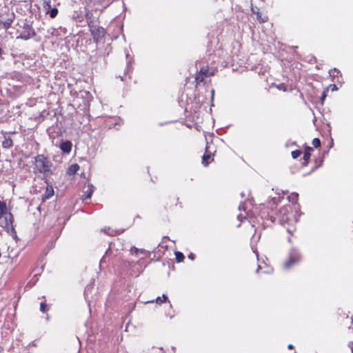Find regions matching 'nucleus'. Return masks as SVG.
Returning a JSON list of instances; mask_svg holds the SVG:
<instances>
[{
  "label": "nucleus",
  "mask_w": 353,
  "mask_h": 353,
  "mask_svg": "<svg viewBox=\"0 0 353 353\" xmlns=\"http://www.w3.org/2000/svg\"><path fill=\"white\" fill-rule=\"evenodd\" d=\"M272 201H273L274 203H276V198H273L272 199Z\"/></svg>",
  "instance_id": "obj_37"
},
{
  "label": "nucleus",
  "mask_w": 353,
  "mask_h": 353,
  "mask_svg": "<svg viewBox=\"0 0 353 353\" xmlns=\"http://www.w3.org/2000/svg\"><path fill=\"white\" fill-rule=\"evenodd\" d=\"M89 30L91 32L94 41L97 43L105 34V29L103 27L97 26L96 25L90 26Z\"/></svg>",
  "instance_id": "obj_3"
},
{
  "label": "nucleus",
  "mask_w": 353,
  "mask_h": 353,
  "mask_svg": "<svg viewBox=\"0 0 353 353\" xmlns=\"http://www.w3.org/2000/svg\"><path fill=\"white\" fill-rule=\"evenodd\" d=\"M6 204L4 201H0V219L3 216V214L6 213Z\"/></svg>",
  "instance_id": "obj_18"
},
{
  "label": "nucleus",
  "mask_w": 353,
  "mask_h": 353,
  "mask_svg": "<svg viewBox=\"0 0 353 353\" xmlns=\"http://www.w3.org/2000/svg\"><path fill=\"white\" fill-rule=\"evenodd\" d=\"M289 208H290V206H283L280 209L279 213L283 215L281 219L282 221H288V214L289 212Z\"/></svg>",
  "instance_id": "obj_15"
},
{
  "label": "nucleus",
  "mask_w": 353,
  "mask_h": 353,
  "mask_svg": "<svg viewBox=\"0 0 353 353\" xmlns=\"http://www.w3.org/2000/svg\"><path fill=\"white\" fill-rule=\"evenodd\" d=\"M91 99L92 95L89 92L85 90L80 91L73 99L72 105L74 108L79 109L80 110H89Z\"/></svg>",
  "instance_id": "obj_1"
},
{
  "label": "nucleus",
  "mask_w": 353,
  "mask_h": 353,
  "mask_svg": "<svg viewBox=\"0 0 353 353\" xmlns=\"http://www.w3.org/2000/svg\"><path fill=\"white\" fill-rule=\"evenodd\" d=\"M252 12L256 15V18L260 23H265L268 20V17H262L261 13L259 11V8L256 6L252 7Z\"/></svg>",
  "instance_id": "obj_11"
},
{
  "label": "nucleus",
  "mask_w": 353,
  "mask_h": 353,
  "mask_svg": "<svg viewBox=\"0 0 353 353\" xmlns=\"http://www.w3.org/2000/svg\"><path fill=\"white\" fill-rule=\"evenodd\" d=\"M134 251H135L136 254H138V252H141V253H143V252L142 250H139V249H138L137 248H134Z\"/></svg>",
  "instance_id": "obj_32"
},
{
  "label": "nucleus",
  "mask_w": 353,
  "mask_h": 353,
  "mask_svg": "<svg viewBox=\"0 0 353 353\" xmlns=\"http://www.w3.org/2000/svg\"><path fill=\"white\" fill-rule=\"evenodd\" d=\"M302 154L301 151L299 150H296L292 152L291 154L293 159H297Z\"/></svg>",
  "instance_id": "obj_25"
},
{
  "label": "nucleus",
  "mask_w": 353,
  "mask_h": 353,
  "mask_svg": "<svg viewBox=\"0 0 353 353\" xmlns=\"http://www.w3.org/2000/svg\"><path fill=\"white\" fill-rule=\"evenodd\" d=\"M43 9L46 11V14H47L48 10H50L52 8L51 1L50 0L44 1L43 3Z\"/></svg>",
  "instance_id": "obj_21"
},
{
  "label": "nucleus",
  "mask_w": 353,
  "mask_h": 353,
  "mask_svg": "<svg viewBox=\"0 0 353 353\" xmlns=\"http://www.w3.org/2000/svg\"><path fill=\"white\" fill-rule=\"evenodd\" d=\"M312 150H313V148L312 147H310V146L305 147V150L303 157V163H302V165L303 166H305L308 164L309 160L311 157V152Z\"/></svg>",
  "instance_id": "obj_12"
},
{
  "label": "nucleus",
  "mask_w": 353,
  "mask_h": 353,
  "mask_svg": "<svg viewBox=\"0 0 353 353\" xmlns=\"http://www.w3.org/2000/svg\"><path fill=\"white\" fill-rule=\"evenodd\" d=\"M35 35L34 30L28 24H25L22 32L18 38L23 40H28Z\"/></svg>",
  "instance_id": "obj_5"
},
{
  "label": "nucleus",
  "mask_w": 353,
  "mask_h": 353,
  "mask_svg": "<svg viewBox=\"0 0 353 353\" xmlns=\"http://www.w3.org/2000/svg\"><path fill=\"white\" fill-rule=\"evenodd\" d=\"M85 198L84 199H89L91 198L92 194V190L91 189L88 190L86 192H85Z\"/></svg>",
  "instance_id": "obj_28"
},
{
  "label": "nucleus",
  "mask_w": 353,
  "mask_h": 353,
  "mask_svg": "<svg viewBox=\"0 0 353 353\" xmlns=\"http://www.w3.org/2000/svg\"><path fill=\"white\" fill-rule=\"evenodd\" d=\"M325 97V91H324V92H323V94H322L321 98H322V99H324Z\"/></svg>",
  "instance_id": "obj_34"
},
{
  "label": "nucleus",
  "mask_w": 353,
  "mask_h": 353,
  "mask_svg": "<svg viewBox=\"0 0 353 353\" xmlns=\"http://www.w3.org/2000/svg\"><path fill=\"white\" fill-rule=\"evenodd\" d=\"M214 90H212V96L214 95Z\"/></svg>",
  "instance_id": "obj_38"
},
{
  "label": "nucleus",
  "mask_w": 353,
  "mask_h": 353,
  "mask_svg": "<svg viewBox=\"0 0 353 353\" xmlns=\"http://www.w3.org/2000/svg\"><path fill=\"white\" fill-rule=\"evenodd\" d=\"M15 19V14L14 12H11L8 14V17L6 19H2L0 20V24L3 26V29L8 30L10 28L14 19Z\"/></svg>",
  "instance_id": "obj_8"
},
{
  "label": "nucleus",
  "mask_w": 353,
  "mask_h": 353,
  "mask_svg": "<svg viewBox=\"0 0 353 353\" xmlns=\"http://www.w3.org/2000/svg\"><path fill=\"white\" fill-rule=\"evenodd\" d=\"M72 143L70 141H65L60 144L61 150L65 153H70L72 150Z\"/></svg>",
  "instance_id": "obj_13"
},
{
  "label": "nucleus",
  "mask_w": 353,
  "mask_h": 353,
  "mask_svg": "<svg viewBox=\"0 0 353 353\" xmlns=\"http://www.w3.org/2000/svg\"><path fill=\"white\" fill-rule=\"evenodd\" d=\"M3 140L2 141V146L4 148H10L13 145V141L10 136L8 133L3 134Z\"/></svg>",
  "instance_id": "obj_10"
},
{
  "label": "nucleus",
  "mask_w": 353,
  "mask_h": 353,
  "mask_svg": "<svg viewBox=\"0 0 353 353\" xmlns=\"http://www.w3.org/2000/svg\"><path fill=\"white\" fill-rule=\"evenodd\" d=\"M174 254H175L176 261L178 263L182 262L184 260L185 256L182 252L177 251V252H175Z\"/></svg>",
  "instance_id": "obj_19"
},
{
  "label": "nucleus",
  "mask_w": 353,
  "mask_h": 353,
  "mask_svg": "<svg viewBox=\"0 0 353 353\" xmlns=\"http://www.w3.org/2000/svg\"><path fill=\"white\" fill-rule=\"evenodd\" d=\"M3 220L1 221V225L2 227L9 228L10 227L11 232L14 236H17V232L13 227L14 217L11 212H6L3 214Z\"/></svg>",
  "instance_id": "obj_4"
},
{
  "label": "nucleus",
  "mask_w": 353,
  "mask_h": 353,
  "mask_svg": "<svg viewBox=\"0 0 353 353\" xmlns=\"http://www.w3.org/2000/svg\"><path fill=\"white\" fill-rule=\"evenodd\" d=\"M299 194L297 193H292L289 196V201L292 203H296L298 200Z\"/></svg>",
  "instance_id": "obj_23"
},
{
  "label": "nucleus",
  "mask_w": 353,
  "mask_h": 353,
  "mask_svg": "<svg viewBox=\"0 0 353 353\" xmlns=\"http://www.w3.org/2000/svg\"><path fill=\"white\" fill-rule=\"evenodd\" d=\"M188 258L192 259V260H194V258H195V256L193 253H190L189 255H188Z\"/></svg>",
  "instance_id": "obj_31"
},
{
  "label": "nucleus",
  "mask_w": 353,
  "mask_h": 353,
  "mask_svg": "<svg viewBox=\"0 0 353 353\" xmlns=\"http://www.w3.org/2000/svg\"><path fill=\"white\" fill-rule=\"evenodd\" d=\"M58 14V9L56 8H51L48 12H47V14H49L50 17L52 19H54L57 17Z\"/></svg>",
  "instance_id": "obj_20"
},
{
  "label": "nucleus",
  "mask_w": 353,
  "mask_h": 353,
  "mask_svg": "<svg viewBox=\"0 0 353 353\" xmlns=\"http://www.w3.org/2000/svg\"><path fill=\"white\" fill-rule=\"evenodd\" d=\"M260 269H261V266H260V265H259V266H258V268H257V269H256V272H259V270H260Z\"/></svg>",
  "instance_id": "obj_36"
},
{
  "label": "nucleus",
  "mask_w": 353,
  "mask_h": 353,
  "mask_svg": "<svg viewBox=\"0 0 353 353\" xmlns=\"http://www.w3.org/2000/svg\"><path fill=\"white\" fill-rule=\"evenodd\" d=\"M214 74L213 72H210L208 68H203L200 70L199 72L196 76V81L197 84L203 82L204 79L207 77H210Z\"/></svg>",
  "instance_id": "obj_6"
},
{
  "label": "nucleus",
  "mask_w": 353,
  "mask_h": 353,
  "mask_svg": "<svg viewBox=\"0 0 353 353\" xmlns=\"http://www.w3.org/2000/svg\"><path fill=\"white\" fill-rule=\"evenodd\" d=\"M210 146L208 145V143H207L205 149V154L202 157V164L204 166H208L210 164V159L212 158V157L214 155V153H212L210 150Z\"/></svg>",
  "instance_id": "obj_9"
},
{
  "label": "nucleus",
  "mask_w": 353,
  "mask_h": 353,
  "mask_svg": "<svg viewBox=\"0 0 353 353\" xmlns=\"http://www.w3.org/2000/svg\"><path fill=\"white\" fill-rule=\"evenodd\" d=\"M34 159L35 167L40 173L43 174L44 176H48L52 173L50 168L52 163L43 154L37 155Z\"/></svg>",
  "instance_id": "obj_2"
},
{
  "label": "nucleus",
  "mask_w": 353,
  "mask_h": 353,
  "mask_svg": "<svg viewBox=\"0 0 353 353\" xmlns=\"http://www.w3.org/2000/svg\"><path fill=\"white\" fill-rule=\"evenodd\" d=\"M154 301H148V303H153Z\"/></svg>",
  "instance_id": "obj_40"
},
{
  "label": "nucleus",
  "mask_w": 353,
  "mask_h": 353,
  "mask_svg": "<svg viewBox=\"0 0 353 353\" xmlns=\"http://www.w3.org/2000/svg\"><path fill=\"white\" fill-rule=\"evenodd\" d=\"M79 165L77 163H74V164H72L71 165H70V167L68 168V173L69 174H74L77 170H79Z\"/></svg>",
  "instance_id": "obj_17"
},
{
  "label": "nucleus",
  "mask_w": 353,
  "mask_h": 353,
  "mask_svg": "<svg viewBox=\"0 0 353 353\" xmlns=\"http://www.w3.org/2000/svg\"><path fill=\"white\" fill-rule=\"evenodd\" d=\"M301 256L299 253L292 254L289 259L285 262L284 268L285 269L290 268L293 265L296 264L299 262Z\"/></svg>",
  "instance_id": "obj_7"
},
{
  "label": "nucleus",
  "mask_w": 353,
  "mask_h": 353,
  "mask_svg": "<svg viewBox=\"0 0 353 353\" xmlns=\"http://www.w3.org/2000/svg\"><path fill=\"white\" fill-rule=\"evenodd\" d=\"M167 301H168V296L165 294H163L162 297L159 296L155 299V302L157 304H161L162 303H165Z\"/></svg>",
  "instance_id": "obj_22"
},
{
  "label": "nucleus",
  "mask_w": 353,
  "mask_h": 353,
  "mask_svg": "<svg viewBox=\"0 0 353 353\" xmlns=\"http://www.w3.org/2000/svg\"><path fill=\"white\" fill-rule=\"evenodd\" d=\"M329 74L330 76L334 77L337 76L338 74H341V72L338 69L334 68L329 71Z\"/></svg>",
  "instance_id": "obj_24"
},
{
  "label": "nucleus",
  "mask_w": 353,
  "mask_h": 353,
  "mask_svg": "<svg viewBox=\"0 0 353 353\" xmlns=\"http://www.w3.org/2000/svg\"><path fill=\"white\" fill-rule=\"evenodd\" d=\"M85 18L86 22L88 23V28H90V26H92V25H95L94 21V17L91 12H90V11L86 12V13L85 14Z\"/></svg>",
  "instance_id": "obj_16"
},
{
  "label": "nucleus",
  "mask_w": 353,
  "mask_h": 353,
  "mask_svg": "<svg viewBox=\"0 0 353 353\" xmlns=\"http://www.w3.org/2000/svg\"><path fill=\"white\" fill-rule=\"evenodd\" d=\"M312 145L315 148H319L321 146V141L319 138H314L312 140Z\"/></svg>",
  "instance_id": "obj_26"
},
{
  "label": "nucleus",
  "mask_w": 353,
  "mask_h": 353,
  "mask_svg": "<svg viewBox=\"0 0 353 353\" xmlns=\"http://www.w3.org/2000/svg\"><path fill=\"white\" fill-rule=\"evenodd\" d=\"M277 88L279 89V90H283L284 91L286 90V87L284 84H280L279 85L277 86Z\"/></svg>",
  "instance_id": "obj_30"
},
{
  "label": "nucleus",
  "mask_w": 353,
  "mask_h": 353,
  "mask_svg": "<svg viewBox=\"0 0 353 353\" xmlns=\"http://www.w3.org/2000/svg\"><path fill=\"white\" fill-rule=\"evenodd\" d=\"M330 88L332 91H335L338 89L337 86L335 84H331L328 89Z\"/></svg>",
  "instance_id": "obj_29"
},
{
  "label": "nucleus",
  "mask_w": 353,
  "mask_h": 353,
  "mask_svg": "<svg viewBox=\"0 0 353 353\" xmlns=\"http://www.w3.org/2000/svg\"><path fill=\"white\" fill-rule=\"evenodd\" d=\"M2 49L0 48V55L1 54Z\"/></svg>",
  "instance_id": "obj_39"
},
{
  "label": "nucleus",
  "mask_w": 353,
  "mask_h": 353,
  "mask_svg": "<svg viewBox=\"0 0 353 353\" xmlns=\"http://www.w3.org/2000/svg\"><path fill=\"white\" fill-rule=\"evenodd\" d=\"M54 194V189L52 185H48L45 191V194L43 196V201L49 199Z\"/></svg>",
  "instance_id": "obj_14"
},
{
  "label": "nucleus",
  "mask_w": 353,
  "mask_h": 353,
  "mask_svg": "<svg viewBox=\"0 0 353 353\" xmlns=\"http://www.w3.org/2000/svg\"><path fill=\"white\" fill-rule=\"evenodd\" d=\"M288 347L290 350H292L294 348V346L292 344H290V345H288Z\"/></svg>",
  "instance_id": "obj_33"
},
{
  "label": "nucleus",
  "mask_w": 353,
  "mask_h": 353,
  "mask_svg": "<svg viewBox=\"0 0 353 353\" xmlns=\"http://www.w3.org/2000/svg\"><path fill=\"white\" fill-rule=\"evenodd\" d=\"M16 77L18 78V77H21V74L18 73V74H15Z\"/></svg>",
  "instance_id": "obj_35"
},
{
  "label": "nucleus",
  "mask_w": 353,
  "mask_h": 353,
  "mask_svg": "<svg viewBox=\"0 0 353 353\" xmlns=\"http://www.w3.org/2000/svg\"><path fill=\"white\" fill-rule=\"evenodd\" d=\"M47 307H48V305H47V304L46 303H43V302L41 303V304H40V310L42 312H43V313L46 312L48 310Z\"/></svg>",
  "instance_id": "obj_27"
}]
</instances>
